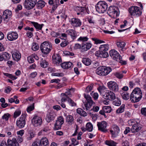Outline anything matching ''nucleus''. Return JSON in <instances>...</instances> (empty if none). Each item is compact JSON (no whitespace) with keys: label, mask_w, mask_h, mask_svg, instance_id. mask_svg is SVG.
Segmentation results:
<instances>
[{"label":"nucleus","mask_w":146,"mask_h":146,"mask_svg":"<svg viewBox=\"0 0 146 146\" xmlns=\"http://www.w3.org/2000/svg\"><path fill=\"white\" fill-rule=\"evenodd\" d=\"M142 98V92L141 89L136 88L131 94L130 100L132 102L135 103L140 101Z\"/></svg>","instance_id":"f257e3e1"},{"label":"nucleus","mask_w":146,"mask_h":146,"mask_svg":"<svg viewBox=\"0 0 146 146\" xmlns=\"http://www.w3.org/2000/svg\"><path fill=\"white\" fill-rule=\"evenodd\" d=\"M84 96L86 101L85 102H83L84 107H83V109L86 111H91L92 107L95 105V103L93 101L91 97L89 95L84 94Z\"/></svg>","instance_id":"f03ea898"},{"label":"nucleus","mask_w":146,"mask_h":146,"mask_svg":"<svg viewBox=\"0 0 146 146\" xmlns=\"http://www.w3.org/2000/svg\"><path fill=\"white\" fill-rule=\"evenodd\" d=\"M40 48L43 53L44 54H47L52 49V46L50 42H44L41 44Z\"/></svg>","instance_id":"7ed1b4c3"},{"label":"nucleus","mask_w":146,"mask_h":146,"mask_svg":"<svg viewBox=\"0 0 146 146\" xmlns=\"http://www.w3.org/2000/svg\"><path fill=\"white\" fill-rule=\"evenodd\" d=\"M110 56L114 60L118 61L122 64H126V62L122 60L121 57L119 55V53L114 50H110L109 52Z\"/></svg>","instance_id":"20e7f679"},{"label":"nucleus","mask_w":146,"mask_h":146,"mask_svg":"<svg viewBox=\"0 0 146 146\" xmlns=\"http://www.w3.org/2000/svg\"><path fill=\"white\" fill-rule=\"evenodd\" d=\"M108 13L110 16L114 18H115L119 15V11L118 7L114 6L109 7Z\"/></svg>","instance_id":"39448f33"},{"label":"nucleus","mask_w":146,"mask_h":146,"mask_svg":"<svg viewBox=\"0 0 146 146\" xmlns=\"http://www.w3.org/2000/svg\"><path fill=\"white\" fill-rule=\"evenodd\" d=\"M129 12L131 16H139L141 15L142 11L140 8L136 6H133L128 9Z\"/></svg>","instance_id":"423d86ee"},{"label":"nucleus","mask_w":146,"mask_h":146,"mask_svg":"<svg viewBox=\"0 0 146 146\" xmlns=\"http://www.w3.org/2000/svg\"><path fill=\"white\" fill-rule=\"evenodd\" d=\"M26 114H24L22 115L21 117L19 120L17 121L16 125L19 128H22L24 127L25 124V119Z\"/></svg>","instance_id":"0eeeda50"},{"label":"nucleus","mask_w":146,"mask_h":146,"mask_svg":"<svg viewBox=\"0 0 146 146\" xmlns=\"http://www.w3.org/2000/svg\"><path fill=\"white\" fill-rule=\"evenodd\" d=\"M64 123L63 118L60 116L58 117L54 125V130H57L61 128L62 125Z\"/></svg>","instance_id":"6e6552de"},{"label":"nucleus","mask_w":146,"mask_h":146,"mask_svg":"<svg viewBox=\"0 0 146 146\" xmlns=\"http://www.w3.org/2000/svg\"><path fill=\"white\" fill-rule=\"evenodd\" d=\"M105 99L108 100H114L115 98V94L112 91L110 90L106 91L103 95Z\"/></svg>","instance_id":"1a4fd4ad"},{"label":"nucleus","mask_w":146,"mask_h":146,"mask_svg":"<svg viewBox=\"0 0 146 146\" xmlns=\"http://www.w3.org/2000/svg\"><path fill=\"white\" fill-rule=\"evenodd\" d=\"M97 125L99 130L104 132L107 131L106 129L107 125V123L106 121H103L100 122H98Z\"/></svg>","instance_id":"9d476101"},{"label":"nucleus","mask_w":146,"mask_h":146,"mask_svg":"<svg viewBox=\"0 0 146 146\" xmlns=\"http://www.w3.org/2000/svg\"><path fill=\"white\" fill-rule=\"evenodd\" d=\"M113 130H110V132L111 134L112 137H117L120 132L119 128L116 125L114 124L112 126Z\"/></svg>","instance_id":"9b49d317"},{"label":"nucleus","mask_w":146,"mask_h":146,"mask_svg":"<svg viewBox=\"0 0 146 146\" xmlns=\"http://www.w3.org/2000/svg\"><path fill=\"white\" fill-rule=\"evenodd\" d=\"M111 111V108L110 106H104L103 107L102 109L100 111L99 113L100 114L104 115L105 118H106L107 115L105 114V113H110Z\"/></svg>","instance_id":"f8f14e48"},{"label":"nucleus","mask_w":146,"mask_h":146,"mask_svg":"<svg viewBox=\"0 0 146 146\" xmlns=\"http://www.w3.org/2000/svg\"><path fill=\"white\" fill-rule=\"evenodd\" d=\"M11 11L9 10H6L4 11L3 13V17L4 21L7 22L9 21L11 16Z\"/></svg>","instance_id":"ddd939ff"},{"label":"nucleus","mask_w":146,"mask_h":146,"mask_svg":"<svg viewBox=\"0 0 146 146\" xmlns=\"http://www.w3.org/2000/svg\"><path fill=\"white\" fill-rule=\"evenodd\" d=\"M108 85L109 88L114 92L118 90V86L116 82H114L110 81L108 83Z\"/></svg>","instance_id":"4468645a"},{"label":"nucleus","mask_w":146,"mask_h":146,"mask_svg":"<svg viewBox=\"0 0 146 146\" xmlns=\"http://www.w3.org/2000/svg\"><path fill=\"white\" fill-rule=\"evenodd\" d=\"M32 121L35 126H38L41 125L42 120L41 117L38 116H35L32 119Z\"/></svg>","instance_id":"2eb2a0df"},{"label":"nucleus","mask_w":146,"mask_h":146,"mask_svg":"<svg viewBox=\"0 0 146 146\" xmlns=\"http://www.w3.org/2000/svg\"><path fill=\"white\" fill-rule=\"evenodd\" d=\"M71 23L73 27H77L81 26L82 22L79 19L73 18L71 19Z\"/></svg>","instance_id":"dca6fc26"},{"label":"nucleus","mask_w":146,"mask_h":146,"mask_svg":"<svg viewBox=\"0 0 146 146\" xmlns=\"http://www.w3.org/2000/svg\"><path fill=\"white\" fill-rule=\"evenodd\" d=\"M7 38L10 41L15 40L18 37L17 33L15 32H12L9 33L7 35Z\"/></svg>","instance_id":"f3484780"},{"label":"nucleus","mask_w":146,"mask_h":146,"mask_svg":"<svg viewBox=\"0 0 146 146\" xmlns=\"http://www.w3.org/2000/svg\"><path fill=\"white\" fill-rule=\"evenodd\" d=\"M96 56L100 57L106 58L108 56V53L106 51H103L101 50L96 51L95 54Z\"/></svg>","instance_id":"a211bd4d"},{"label":"nucleus","mask_w":146,"mask_h":146,"mask_svg":"<svg viewBox=\"0 0 146 146\" xmlns=\"http://www.w3.org/2000/svg\"><path fill=\"white\" fill-rule=\"evenodd\" d=\"M37 141L40 146H49L48 141L46 137L42 138L40 140Z\"/></svg>","instance_id":"6ab92c4d"},{"label":"nucleus","mask_w":146,"mask_h":146,"mask_svg":"<svg viewBox=\"0 0 146 146\" xmlns=\"http://www.w3.org/2000/svg\"><path fill=\"white\" fill-rule=\"evenodd\" d=\"M24 30L27 31L26 36L28 37L31 38L33 36V35L32 32L34 31V29L33 28L27 27L24 28Z\"/></svg>","instance_id":"aec40b11"},{"label":"nucleus","mask_w":146,"mask_h":146,"mask_svg":"<svg viewBox=\"0 0 146 146\" xmlns=\"http://www.w3.org/2000/svg\"><path fill=\"white\" fill-rule=\"evenodd\" d=\"M53 62L58 65L62 62V59L59 54L53 55L52 56Z\"/></svg>","instance_id":"412c9836"},{"label":"nucleus","mask_w":146,"mask_h":146,"mask_svg":"<svg viewBox=\"0 0 146 146\" xmlns=\"http://www.w3.org/2000/svg\"><path fill=\"white\" fill-rule=\"evenodd\" d=\"M7 143L8 146H19V144L15 138H13L12 140L8 139Z\"/></svg>","instance_id":"4be33fe9"},{"label":"nucleus","mask_w":146,"mask_h":146,"mask_svg":"<svg viewBox=\"0 0 146 146\" xmlns=\"http://www.w3.org/2000/svg\"><path fill=\"white\" fill-rule=\"evenodd\" d=\"M66 33L70 35L72 38L73 39L76 38L77 36V34L76 31L73 29H69L66 31Z\"/></svg>","instance_id":"5701e85b"},{"label":"nucleus","mask_w":146,"mask_h":146,"mask_svg":"<svg viewBox=\"0 0 146 146\" xmlns=\"http://www.w3.org/2000/svg\"><path fill=\"white\" fill-rule=\"evenodd\" d=\"M75 91V89L73 88L68 89V91L66 92L65 93H62L61 94L62 96H66L68 98H70L72 96V92H73Z\"/></svg>","instance_id":"b1692460"},{"label":"nucleus","mask_w":146,"mask_h":146,"mask_svg":"<svg viewBox=\"0 0 146 146\" xmlns=\"http://www.w3.org/2000/svg\"><path fill=\"white\" fill-rule=\"evenodd\" d=\"M91 44L88 42L84 43L83 44L82 46V51H86L89 49L91 47Z\"/></svg>","instance_id":"393cba45"},{"label":"nucleus","mask_w":146,"mask_h":146,"mask_svg":"<svg viewBox=\"0 0 146 146\" xmlns=\"http://www.w3.org/2000/svg\"><path fill=\"white\" fill-rule=\"evenodd\" d=\"M55 116V114L53 112L50 113L47 115L46 117V121L48 122H49L51 121L54 120Z\"/></svg>","instance_id":"a878e982"},{"label":"nucleus","mask_w":146,"mask_h":146,"mask_svg":"<svg viewBox=\"0 0 146 146\" xmlns=\"http://www.w3.org/2000/svg\"><path fill=\"white\" fill-rule=\"evenodd\" d=\"M72 65V63L71 62H64L61 64V66L62 68L66 69L71 67Z\"/></svg>","instance_id":"bb28decb"},{"label":"nucleus","mask_w":146,"mask_h":146,"mask_svg":"<svg viewBox=\"0 0 146 146\" xmlns=\"http://www.w3.org/2000/svg\"><path fill=\"white\" fill-rule=\"evenodd\" d=\"M32 3L29 0H25L24 3V6L25 8L28 10L33 8L34 7L31 5Z\"/></svg>","instance_id":"cd10ccee"},{"label":"nucleus","mask_w":146,"mask_h":146,"mask_svg":"<svg viewBox=\"0 0 146 146\" xmlns=\"http://www.w3.org/2000/svg\"><path fill=\"white\" fill-rule=\"evenodd\" d=\"M12 55L13 59L16 61L19 60L21 58V54L19 52H14Z\"/></svg>","instance_id":"c85d7f7f"},{"label":"nucleus","mask_w":146,"mask_h":146,"mask_svg":"<svg viewBox=\"0 0 146 146\" xmlns=\"http://www.w3.org/2000/svg\"><path fill=\"white\" fill-rule=\"evenodd\" d=\"M141 129L140 126H137L136 125H133L131 129V131L132 133H135L139 131Z\"/></svg>","instance_id":"c756f323"},{"label":"nucleus","mask_w":146,"mask_h":146,"mask_svg":"<svg viewBox=\"0 0 146 146\" xmlns=\"http://www.w3.org/2000/svg\"><path fill=\"white\" fill-rule=\"evenodd\" d=\"M31 23L37 29V31L41 30L44 25L43 24H39L38 23L34 22H31Z\"/></svg>","instance_id":"7c9ffc66"},{"label":"nucleus","mask_w":146,"mask_h":146,"mask_svg":"<svg viewBox=\"0 0 146 146\" xmlns=\"http://www.w3.org/2000/svg\"><path fill=\"white\" fill-rule=\"evenodd\" d=\"M104 66H100L97 68L96 70V74L100 76H103Z\"/></svg>","instance_id":"2f4dec72"},{"label":"nucleus","mask_w":146,"mask_h":146,"mask_svg":"<svg viewBox=\"0 0 146 146\" xmlns=\"http://www.w3.org/2000/svg\"><path fill=\"white\" fill-rule=\"evenodd\" d=\"M100 3H99L96 5V11L99 13H103L105 11L102 8L101 5H100Z\"/></svg>","instance_id":"473e14b6"},{"label":"nucleus","mask_w":146,"mask_h":146,"mask_svg":"<svg viewBox=\"0 0 146 146\" xmlns=\"http://www.w3.org/2000/svg\"><path fill=\"white\" fill-rule=\"evenodd\" d=\"M103 70V76H106L108 75L112 70L110 67H107L104 66Z\"/></svg>","instance_id":"72a5a7b5"},{"label":"nucleus","mask_w":146,"mask_h":146,"mask_svg":"<svg viewBox=\"0 0 146 146\" xmlns=\"http://www.w3.org/2000/svg\"><path fill=\"white\" fill-rule=\"evenodd\" d=\"M100 3V5H101L102 8L105 12L107 10L108 7V6L107 3L104 1H100L98 2Z\"/></svg>","instance_id":"f704fd0d"},{"label":"nucleus","mask_w":146,"mask_h":146,"mask_svg":"<svg viewBox=\"0 0 146 146\" xmlns=\"http://www.w3.org/2000/svg\"><path fill=\"white\" fill-rule=\"evenodd\" d=\"M82 61L86 66L89 65L91 63V60L88 58H83Z\"/></svg>","instance_id":"c9c22d12"},{"label":"nucleus","mask_w":146,"mask_h":146,"mask_svg":"<svg viewBox=\"0 0 146 146\" xmlns=\"http://www.w3.org/2000/svg\"><path fill=\"white\" fill-rule=\"evenodd\" d=\"M109 48V45L108 44L101 45L99 47V50H101L103 51L106 52L108 50Z\"/></svg>","instance_id":"e433bc0d"},{"label":"nucleus","mask_w":146,"mask_h":146,"mask_svg":"<svg viewBox=\"0 0 146 146\" xmlns=\"http://www.w3.org/2000/svg\"><path fill=\"white\" fill-rule=\"evenodd\" d=\"M121 94L122 98L125 100H128L130 98L129 94L127 92H123L122 93H121Z\"/></svg>","instance_id":"4c0bfd02"},{"label":"nucleus","mask_w":146,"mask_h":146,"mask_svg":"<svg viewBox=\"0 0 146 146\" xmlns=\"http://www.w3.org/2000/svg\"><path fill=\"white\" fill-rule=\"evenodd\" d=\"M45 5V2L41 0L38 2L36 5L39 9H41Z\"/></svg>","instance_id":"58836bf2"},{"label":"nucleus","mask_w":146,"mask_h":146,"mask_svg":"<svg viewBox=\"0 0 146 146\" xmlns=\"http://www.w3.org/2000/svg\"><path fill=\"white\" fill-rule=\"evenodd\" d=\"M114 100L112 103L113 105L117 106H119L121 105V102L120 99L115 97Z\"/></svg>","instance_id":"ea45409f"},{"label":"nucleus","mask_w":146,"mask_h":146,"mask_svg":"<svg viewBox=\"0 0 146 146\" xmlns=\"http://www.w3.org/2000/svg\"><path fill=\"white\" fill-rule=\"evenodd\" d=\"M66 120L69 124H72L74 123L73 117L71 115H68L66 117Z\"/></svg>","instance_id":"a19ab883"},{"label":"nucleus","mask_w":146,"mask_h":146,"mask_svg":"<svg viewBox=\"0 0 146 146\" xmlns=\"http://www.w3.org/2000/svg\"><path fill=\"white\" fill-rule=\"evenodd\" d=\"M105 143L106 145L109 146H116L117 144L114 141L111 140L106 141Z\"/></svg>","instance_id":"79ce46f5"},{"label":"nucleus","mask_w":146,"mask_h":146,"mask_svg":"<svg viewBox=\"0 0 146 146\" xmlns=\"http://www.w3.org/2000/svg\"><path fill=\"white\" fill-rule=\"evenodd\" d=\"M125 105L124 104H122L120 107L116 110V112L117 113H120L123 112L124 111Z\"/></svg>","instance_id":"37998d69"},{"label":"nucleus","mask_w":146,"mask_h":146,"mask_svg":"<svg viewBox=\"0 0 146 146\" xmlns=\"http://www.w3.org/2000/svg\"><path fill=\"white\" fill-rule=\"evenodd\" d=\"M86 129L89 131H91L93 129L92 125L90 123H88L86 125Z\"/></svg>","instance_id":"c03bdc74"},{"label":"nucleus","mask_w":146,"mask_h":146,"mask_svg":"<svg viewBox=\"0 0 146 146\" xmlns=\"http://www.w3.org/2000/svg\"><path fill=\"white\" fill-rule=\"evenodd\" d=\"M3 58L5 61L8 60L11 57V55L9 54L7 52H3Z\"/></svg>","instance_id":"a18cd8bd"},{"label":"nucleus","mask_w":146,"mask_h":146,"mask_svg":"<svg viewBox=\"0 0 146 146\" xmlns=\"http://www.w3.org/2000/svg\"><path fill=\"white\" fill-rule=\"evenodd\" d=\"M77 12H82L85 10V8L84 7H81L77 6L74 9Z\"/></svg>","instance_id":"49530a36"},{"label":"nucleus","mask_w":146,"mask_h":146,"mask_svg":"<svg viewBox=\"0 0 146 146\" xmlns=\"http://www.w3.org/2000/svg\"><path fill=\"white\" fill-rule=\"evenodd\" d=\"M4 74L5 76L8 77L13 80H15L17 78V77H16L15 76L11 74H10L7 73H4Z\"/></svg>","instance_id":"de8ad7c7"},{"label":"nucleus","mask_w":146,"mask_h":146,"mask_svg":"<svg viewBox=\"0 0 146 146\" xmlns=\"http://www.w3.org/2000/svg\"><path fill=\"white\" fill-rule=\"evenodd\" d=\"M114 75L116 77L120 79H122L123 77V75L121 72H116L114 74Z\"/></svg>","instance_id":"09e8293b"},{"label":"nucleus","mask_w":146,"mask_h":146,"mask_svg":"<svg viewBox=\"0 0 146 146\" xmlns=\"http://www.w3.org/2000/svg\"><path fill=\"white\" fill-rule=\"evenodd\" d=\"M92 39L95 42V43L96 44L105 43V42L104 41L101 40L97 38H92Z\"/></svg>","instance_id":"8fccbe9b"},{"label":"nucleus","mask_w":146,"mask_h":146,"mask_svg":"<svg viewBox=\"0 0 146 146\" xmlns=\"http://www.w3.org/2000/svg\"><path fill=\"white\" fill-rule=\"evenodd\" d=\"M117 46L119 48H123L125 45V43L123 42H119L117 43Z\"/></svg>","instance_id":"3c124183"},{"label":"nucleus","mask_w":146,"mask_h":146,"mask_svg":"<svg viewBox=\"0 0 146 146\" xmlns=\"http://www.w3.org/2000/svg\"><path fill=\"white\" fill-rule=\"evenodd\" d=\"M48 64V62L46 61L45 60H42L40 61V66L42 67L45 68L46 67Z\"/></svg>","instance_id":"603ef678"},{"label":"nucleus","mask_w":146,"mask_h":146,"mask_svg":"<svg viewBox=\"0 0 146 146\" xmlns=\"http://www.w3.org/2000/svg\"><path fill=\"white\" fill-rule=\"evenodd\" d=\"M39 46L37 43H33L32 47V49L34 51H35L39 49Z\"/></svg>","instance_id":"864d4df0"},{"label":"nucleus","mask_w":146,"mask_h":146,"mask_svg":"<svg viewBox=\"0 0 146 146\" xmlns=\"http://www.w3.org/2000/svg\"><path fill=\"white\" fill-rule=\"evenodd\" d=\"M140 112L142 115L146 117V107L142 108L141 109Z\"/></svg>","instance_id":"5fc2aeb1"},{"label":"nucleus","mask_w":146,"mask_h":146,"mask_svg":"<svg viewBox=\"0 0 146 146\" xmlns=\"http://www.w3.org/2000/svg\"><path fill=\"white\" fill-rule=\"evenodd\" d=\"M21 111L20 110L16 111L14 113L13 117L14 118H16L19 116L21 114Z\"/></svg>","instance_id":"6e6d98bb"},{"label":"nucleus","mask_w":146,"mask_h":146,"mask_svg":"<svg viewBox=\"0 0 146 146\" xmlns=\"http://www.w3.org/2000/svg\"><path fill=\"white\" fill-rule=\"evenodd\" d=\"M68 101L70 104L72 106H75L76 105V104L71 99L68 98Z\"/></svg>","instance_id":"4d7b16f0"},{"label":"nucleus","mask_w":146,"mask_h":146,"mask_svg":"<svg viewBox=\"0 0 146 146\" xmlns=\"http://www.w3.org/2000/svg\"><path fill=\"white\" fill-rule=\"evenodd\" d=\"M34 104L33 103V105L31 106H30L28 107L27 110V112H29L33 110L34 109Z\"/></svg>","instance_id":"13d9d810"},{"label":"nucleus","mask_w":146,"mask_h":146,"mask_svg":"<svg viewBox=\"0 0 146 146\" xmlns=\"http://www.w3.org/2000/svg\"><path fill=\"white\" fill-rule=\"evenodd\" d=\"M69 44V42L68 41L66 40H64L60 44V46L62 47H64L66 46Z\"/></svg>","instance_id":"bf43d9fd"},{"label":"nucleus","mask_w":146,"mask_h":146,"mask_svg":"<svg viewBox=\"0 0 146 146\" xmlns=\"http://www.w3.org/2000/svg\"><path fill=\"white\" fill-rule=\"evenodd\" d=\"M88 38L86 36H80L78 39V40L82 41H86L88 40Z\"/></svg>","instance_id":"052dcab7"},{"label":"nucleus","mask_w":146,"mask_h":146,"mask_svg":"<svg viewBox=\"0 0 146 146\" xmlns=\"http://www.w3.org/2000/svg\"><path fill=\"white\" fill-rule=\"evenodd\" d=\"M52 76H64V74L62 73H54L52 74Z\"/></svg>","instance_id":"680f3d73"},{"label":"nucleus","mask_w":146,"mask_h":146,"mask_svg":"<svg viewBox=\"0 0 146 146\" xmlns=\"http://www.w3.org/2000/svg\"><path fill=\"white\" fill-rule=\"evenodd\" d=\"M33 56H31L28 57V61L29 63H31L34 62V60L33 58Z\"/></svg>","instance_id":"e2e57ef3"},{"label":"nucleus","mask_w":146,"mask_h":146,"mask_svg":"<svg viewBox=\"0 0 146 146\" xmlns=\"http://www.w3.org/2000/svg\"><path fill=\"white\" fill-rule=\"evenodd\" d=\"M72 144L74 145V146L78 145L79 143V142L74 138L72 139Z\"/></svg>","instance_id":"0e129e2a"},{"label":"nucleus","mask_w":146,"mask_h":146,"mask_svg":"<svg viewBox=\"0 0 146 146\" xmlns=\"http://www.w3.org/2000/svg\"><path fill=\"white\" fill-rule=\"evenodd\" d=\"M94 106H93L92 108L91 109V111H93L96 112H98L99 110V107L98 106L95 107Z\"/></svg>","instance_id":"69168bd1"},{"label":"nucleus","mask_w":146,"mask_h":146,"mask_svg":"<svg viewBox=\"0 0 146 146\" xmlns=\"http://www.w3.org/2000/svg\"><path fill=\"white\" fill-rule=\"evenodd\" d=\"M10 116V115L9 113L5 114L2 117V118L3 119H5L6 120H7Z\"/></svg>","instance_id":"338daca9"},{"label":"nucleus","mask_w":146,"mask_h":146,"mask_svg":"<svg viewBox=\"0 0 146 146\" xmlns=\"http://www.w3.org/2000/svg\"><path fill=\"white\" fill-rule=\"evenodd\" d=\"M122 146H129V144L128 141L126 140H123L122 143Z\"/></svg>","instance_id":"774afa93"}]
</instances>
